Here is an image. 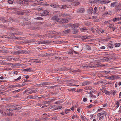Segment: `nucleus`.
<instances>
[{
    "label": "nucleus",
    "instance_id": "nucleus-1",
    "mask_svg": "<svg viewBox=\"0 0 121 121\" xmlns=\"http://www.w3.org/2000/svg\"><path fill=\"white\" fill-rule=\"evenodd\" d=\"M40 15L41 16H46L49 14V12L47 10H45L43 11V12L40 14Z\"/></svg>",
    "mask_w": 121,
    "mask_h": 121
},
{
    "label": "nucleus",
    "instance_id": "nucleus-2",
    "mask_svg": "<svg viewBox=\"0 0 121 121\" xmlns=\"http://www.w3.org/2000/svg\"><path fill=\"white\" fill-rule=\"evenodd\" d=\"M54 14L58 17H60L61 16V13L60 12L55 11L54 12Z\"/></svg>",
    "mask_w": 121,
    "mask_h": 121
},
{
    "label": "nucleus",
    "instance_id": "nucleus-3",
    "mask_svg": "<svg viewBox=\"0 0 121 121\" xmlns=\"http://www.w3.org/2000/svg\"><path fill=\"white\" fill-rule=\"evenodd\" d=\"M7 50L5 47H2L1 49H0V52L1 53H6L7 52Z\"/></svg>",
    "mask_w": 121,
    "mask_h": 121
},
{
    "label": "nucleus",
    "instance_id": "nucleus-4",
    "mask_svg": "<svg viewBox=\"0 0 121 121\" xmlns=\"http://www.w3.org/2000/svg\"><path fill=\"white\" fill-rule=\"evenodd\" d=\"M59 22L60 23H64L67 22L68 20L66 19H59Z\"/></svg>",
    "mask_w": 121,
    "mask_h": 121
},
{
    "label": "nucleus",
    "instance_id": "nucleus-5",
    "mask_svg": "<svg viewBox=\"0 0 121 121\" xmlns=\"http://www.w3.org/2000/svg\"><path fill=\"white\" fill-rule=\"evenodd\" d=\"M69 6L67 5H59V8L61 9H64L69 7Z\"/></svg>",
    "mask_w": 121,
    "mask_h": 121
},
{
    "label": "nucleus",
    "instance_id": "nucleus-6",
    "mask_svg": "<svg viewBox=\"0 0 121 121\" xmlns=\"http://www.w3.org/2000/svg\"><path fill=\"white\" fill-rule=\"evenodd\" d=\"M69 26H72L74 27L75 28V27H78V26L77 25H74L72 24H69L66 25L65 27H68Z\"/></svg>",
    "mask_w": 121,
    "mask_h": 121
},
{
    "label": "nucleus",
    "instance_id": "nucleus-7",
    "mask_svg": "<svg viewBox=\"0 0 121 121\" xmlns=\"http://www.w3.org/2000/svg\"><path fill=\"white\" fill-rule=\"evenodd\" d=\"M85 10L83 8H81L77 10V12L79 13H83Z\"/></svg>",
    "mask_w": 121,
    "mask_h": 121
},
{
    "label": "nucleus",
    "instance_id": "nucleus-8",
    "mask_svg": "<svg viewBox=\"0 0 121 121\" xmlns=\"http://www.w3.org/2000/svg\"><path fill=\"white\" fill-rule=\"evenodd\" d=\"M51 19L52 20H55L57 21V22L59 20V18L56 16H54L52 17Z\"/></svg>",
    "mask_w": 121,
    "mask_h": 121
},
{
    "label": "nucleus",
    "instance_id": "nucleus-9",
    "mask_svg": "<svg viewBox=\"0 0 121 121\" xmlns=\"http://www.w3.org/2000/svg\"><path fill=\"white\" fill-rule=\"evenodd\" d=\"M20 54H25L28 53V51L27 50H19Z\"/></svg>",
    "mask_w": 121,
    "mask_h": 121
},
{
    "label": "nucleus",
    "instance_id": "nucleus-10",
    "mask_svg": "<svg viewBox=\"0 0 121 121\" xmlns=\"http://www.w3.org/2000/svg\"><path fill=\"white\" fill-rule=\"evenodd\" d=\"M12 54L14 55H17L20 54L19 50L14 51L12 52Z\"/></svg>",
    "mask_w": 121,
    "mask_h": 121
},
{
    "label": "nucleus",
    "instance_id": "nucleus-11",
    "mask_svg": "<svg viewBox=\"0 0 121 121\" xmlns=\"http://www.w3.org/2000/svg\"><path fill=\"white\" fill-rule=\"evenodd\" d=\"M50 6L54 8L59 7V5L56 4H52L50 5Z\"/></svg>",
    "mask_w": 121,
    "mask_h": 121
},
{
    "label": "nucleus",
    "instance_id": "nucleus-12",
    "mask_svg": "<svg viewBox=\"0 0 121 121\" xmlns=\"http://www.w3.org/2000/svg\"><path fill=\"white\" fill-rule=\"evenodd\" d=\"M78 30L77 29L73 28L72 29V32L74 34H76L78 33Z\"/></svg>",
    "mask_w": 121,
    "mask_h": 121
},
{
    "label": "nucleus",
    "instance_id": "nucleus-13",
    "mask_svg": "<svg viewBox=\"0 0 121 121\" xmlns=\"http://www.w3.org/2000/svg\"><path fill=\"white\" fill-rule=\"evenodd\" d=\"M43 24L42 22H35L34 23V25H36L37 26L42 25Z\"/></svg>",
    "mask_w": 121,
    "mask_h": 121
},
{
    "label": "nucleus",
    "instance_id": "nucleus-14",
    "mask_svg": "<svg viewBox=\"0 0 121 121\" xmlns=\"http://www.w3.org/2000/svg\"><path fill=\"white\" fill-rule=\"evenodd\" d=\"M110 78L112 80H114L115 79H118V77L116 76L112 75L110 76Z\"/></svg>",
    "mask_w": 121,
    "mask_h": 121
},
{
    "label": "nucleus",
    "instance_id": "nucleus-15",
    "mask_svg": "<svg viewBox=\"0 0 121 121\" xmlns=\"http://www.w3.org/2000/svg\"><path fill=\"white\" fill-rule=\"evenodd\" d=\"M109 27L110 29H112L113 31L115 30V28L114 25L112 24H110L109 25Z\"/></svg>",
    "mask_w": 121,
    "mask_h": 121
},
{
    "label": "nucleus",
    "instance_id": "nucleus-16",
    "mask_svg": "<svg viewBox=\"0 0 121 121\" xmlns=\"http://www.w3.org/2000/svg\"><path fill=\"white\" fill-rule=\"evenodd\" d=\"M105 8L104 6H102L99 8V10L101 11H104Z\"/></svg>",
    "mask_w": 121,
    "mask_h": 121
},
{
    "label": "nucleus",
    "instance_id": "nucleus-17",
    "mask_svg": "<svg viewBox=\"0 0 121 121\" xmlns=\"http://www.w3.org/2000/svg\"><path fill=\"white\" fill-rule=\"evenodd\" d=\"M61 57H57V56H55V57H53L52 58V59H55L56 60H59V59H62Z\"/></svg>",
    "mask_w": 121,
    "mask_h": 121
},
{
    "label": "nucleus",
    "instance_id": "nucleus-18",
    "mask_svg": "<svg viewBox=\"0 0 121 121\" xmlns=\"http://www.w3.org/2000/svg\"><path fill=\"white\" fill-rule=\"evenodd\" d=\"M93 91H91L90 92H89V93L90 94V96L91 97L94 98H96V96L95 95H94L92 94V92Z\"/></svg>",
    "mask_w": 121,
    "mask_h": 121
},
{
    "label": "nucleus",
    "instance_id": "nucleus-19",
    "mask_svg": "<svg viewBox=\"0 0 121 121\" xmlns=\"http://www.w3.org/2000/svg\"><path fill=\"white\" fill-rule=\"evenodd\" d=\"M117 2L116 1H115L112 3L111 4L110 6L111 7H114L117 5Z\"/></svg>",
    "mask_w": 121,
    "mask_h": 121
},
{
    "label": "nucleus",
    "instance_id": "nucleus-20",
    "mask_svg": "<svg viewBox=\"0 0 121 121\" xmlns=\"http://www.w3.org/2000/svg\"><path fill=\"white\" fill-rule=\"evenodd\" d=\"M13 114L11 112H7L5 113L4 114V115L7 116H9L10 115L12 116Z\"/></svg>",
    "mask_w": 121,
    "mask_h": 121
},
{
    "label": "nucleus",
    "instance_id": "nucleus-21",
    "mask_svg": "<svg viewBox=\"0 0 121 121\" xmlns=\"http://www.w3.org/2000/svg\"><path fill=\"white\" fill-rule=\"evenodd\" d=\"M112 14V12L111 11H108L107 12H106L105 13L103 14V16H105L106 15L108 14V15L111 14Z\"/></svg>",
    "mask_w": 121,
    "mask_h": 121
},
{
    "label": "nucleus",
    "instance_id": "nucleus-22",
    "mask_svg": "<svg viewBox=\"0 0 121 121\" xmlns=\"http://www.w3.org/2000/svg\"><path fill=\"white\" fill-rule=\"evenodd\" d=\"M107 46L108 48H112L113 46V45L110 43L108 44Z\"/></svg>",
    "mask_w": 121,
    "mask_h": 121
},
{
    "label": "nucleus",
    "instance_id": "nucleus-23",
    "mask_svg": "<svg viewBox=\"0 0 121 121\" xmlns=\"http://www.w3.org/2000/svg\"><path fill=\"white\" fill-rule=\"evenodd\" d=\"M70 29H68L63 31V32L64 33L67 34L69 33L70 32Z\"/></svg>",
    "mask_w": 121,
    "mask_h": 121
},
{
    "label": "nucleus",
    "instance_id": "nucleus-24",
    "mask_svg": "<svg viewBox=\"0 0 121 121\" xmlns=\"http://www.w3.org/2000/svg\"><path fill=\"white\" fill-rule=\"evenodd\" d=\"M104 93H105L106 94L108 95H109L110 94L112 93V92L110 93L107 91L105 90L104 91Z\"/></svg>",
    "mask_w": 121,
    "mask_h": 121
},
{
    "label": "nucleus",
    "instance_id": "nucleus-25",
    "mask_svg": "<svg viewBox=\"0 0 121 121\" xmlns=\"http://www.w3.org/2000/svg\"><path fill=\"white\" fill-rule=\"evenodd\" d=\"M9 87L10 88H13L15 87H17V84H16L15 85H10L9 86Z\"/></svg>",
    "mask_w": 121,
    "mask_h": 121
},
{
    "label": "nucleus",
    "instance_id": "nucleus-26",
    "mask_svg": "<svg viewBox=\"0 0 121 121\" xmlns=\"http://www.w3.org/2000/svg\"><path fill=\"white\" fill-rule=\"evenodd\" d=\"M49 119V118L48 117H45L44 118H42L40 119V120H48Z\"/></svg>",
    "mask_w": 121,
    "mask_h": 121
},
{
    "label": "nucleus",
    "instance_id": "nucleus-27",
    "mask_svg": "<svg viewBox=\"0 0 121 121\" xmlns=\"http://www.w3.org/2000/svg\"><path fill=\"white\" fill-rule=\"evenodd\" d=\"M119 20H120V19H119V17L113 18L112 20V21L114 22L118 21Z\"/></svg>",
    "mask_w": 121,
    "mask_h": 121
},
{
    "label": "nucleus",
    "instance_id": "nucleus-28",
    "mask_svg": "<svg viewBox=\"0 0 121 121\" xmlns=\"http://www.w3.org/2000/svg\"><path fill=\"white\" fill-rule=\"evenodd\" d=\"M31 69H30L29 68H27L26 69H24L23 70V71H29L30 72L31 71Z\"/></svg>",
    "mask_w": 121,
    "mask_h": 121
},
{
    "label": "nucleus",
    "instance_id": "nucleus-29",
    "mask_svg": "<svg viewBox=\"0 0 121 121\" xmlns=\"http://www.w3.org/2000/svg\"><path fill=\"white\" fill-rule=\"evenodd\" d=\"M20 65H21V64L19 63H14V64L12 63V65H13V66H17V65L20 66Z\"/></svg>",
    "mask_w": 121,
    "mask_h": 121
},
{
    "label": "nucleus",
    "instance_id": "nucleus-30",
    "mask_svg": "<svg viewBox=\"0 0 121 121\" xmlns=\"http://www.w3.org/2000/svg\"><path fill=\"white\" fill-rule=\"evenodd\" d=\"M120 44L121 43H116L115 44L114 46L115 47H118L120 46Z\"/></svg>",
    "mask_w": 121,
    "mask_h": 121
},
{
    "label": "nucleus",
    "instance_id": "nucleus-31",
    "mask_svg": "<svg viewBox=\"0 0 121 121\" xmlns=\"http://www.w3.org/2000/svg\"><path fill=\"white\" fill-rule=\"evenodd\" d=\"M35 19H36L43 20V18L41 17H38L36 18H35Z\"/></svg>",
    "mask_w": 121,
    "mask_h": 121
},
{
    "label": "nucleus",
    "instance_id": "nucleus-32",
    "mask_svg": "<svg viewBox=\"0 0 121 121\" xmlns=\"http://www.w3.org/2000/svg\"><path fill=\"white\" fill-rule=\"evenodd\" d=\"M28 98H30L31 99H33L35 97V98L37 97H36L35 96H34V97H33L31 95H30L28 97Z\"/></svg>",
    "mask_w": 121,
    "mask_h": 121
},
{
    "label": "nucleus",
    "instance_id": "nucleus-33",
    "mask_svg": "<svg viewBox=\"0 0 121 121\" xmlns=\"http://www.w3.org/2000/svg\"><path fill=\"white\" fill-rule=\"evenodd\" d=\"M50 84L48 82H43L42 84V85H48Z\"/></svg>",
    "mask_w": 121,
    "mask_h": 121
},
{
    "label": "nucleus",
    "instance_id": "nucleus-34",
    "mask_svg": "<svg viewBox=\"0 0 121 121\" xmlns=\"http://www.w3.org/2000/svg\"><path fill=\"white\" fill-rule=\"evenodd\" d=\"M104 3V4H106L107 3H108L110 2V1L109 0H107L106 1V0H102Z\"/></svg>",
    "mask_w": 121,
    "mask_h": 121
},
{
    "label": "nucleus",
    "instance_id": "nucleus-35",
    "mask_svg": "<svg viewBox=\"0 0 121 121\" xmlns=\"http://www.w3.org/2000/svg\"><path fill=\"white\" fill-rule=\"evenodd\" d=\"M86 30V27H83L81 28L80 29V30H81V31L83 32L85 30Z\"/></svg>",
    "mask_w": 121,
    "mask_h": 121
},
{
    "label": "nucleus",
    "instance_id": "nucleus-36",
    "mask_svg": "<svg viewBox=\"0 0 121 121\" xmlns=\"http://www.w3.org/2000/svg\"><path fill=\"white\" fill-rule=\"evenodd\" d=\"M104 114V113H99L97 114V116L98 117H100L102 115H103Z\"/></svg>",
    "mask_w": 121,
    "mask_h": 121
},
{
    "label": "nucleus",
    "instance_id": "nucleus-37",
    "mask_svg": "<svg viewBox=\"0 0 121 121\" xmlns=\"http://www.w3.org/2000/svg\"><path fill=\"white\" fill-rule=\"evenodd\" d=\"M91 82L90 81H86L84 82V84L86 85H89L90 84Z\"/></svg>",
    "mask_w": 121,
    "mask_h": 121
},
{
    "label": "nucleus",
    "instance_id": "nucleus-38",
    "mask_svg": "<svg viewBox=\"0 0 121 121\" xmlns=\"http://www.w3.org/2000/svg\"><path fill=\"white\" fill-rule=\"evenodd\" d=\"M103 73H104L106 74H108V73H110L112 72H111L110 71H103Z\"/></svg>",
    "mask_w": 121,
    "mask_h": 121
},
{
    "label": "nucleus",
    "instance_id": "nucleus-39",
    "mask_svg": "<svg viewBox=\"0 0 121 121\" xmlns=\"http://www.w3.org/2000/svg\"><path fill=\"white\" fill-rule=\"evenodd\" d=\"M8 3L11 4H12L13 3V1L11 0H8Z\"/></svg>",
    "mask_w": 121,
    "mask_h": 121
},
{
    "label": "nucleus",
    "instance_id": "nucleus-40",
    "mask_svg": "<svg viewBox=\"0 0 121 121\" xmlns=\"http://www.w3.org/2000/svg\"><path fill=\"white\" fill-rule=\"evenodd\" d=\"M97 9V7L96 6L95 7L93 12L94 13H95L96 12Z\"/></svg>",
    "mask_w": 121,
    "mask_h": 121
},
{
    "label": "nucleus",
    "instance_id": "nucleus-41",
    "mask_svg": "<svg viewBox=\"0 0 121 121\" xmlns=\"http://www.w3.org/2000/svg\"><path fill=\"white\" fill-rule=\"evenodd\" d=\"M89 67L90 68H92L93 67H94L93 66H83L82 67L83 68H85V67L86 68L87 67Z\"/></svg>",
    "mask_w": 121,
    "mask_h": 121
},
{
    "label": "nucleus",
    "instance_id": "nucleus-42",
    "mask_svg": "<svg viewBox=\"0 0 121 121\" xmlns=\"http://www.w3.org/2000/svg\"><path fill=\"white\" fill-rule=\"evenodd\" d=\"M67 53L68 54H70L71 55H72L73 54V52L71 51L68 52Z\"/></svg>",
    "mask_w": 121,
    "mask_h": 121
},
{
    "label": "nucleus",
    "instance_id": "nucleus-43",
    "mask_svg": "<svg viewBox=\"0 0 121 121\" xmlns=\"http://www.w3.org/2000/svg\"><path fill=\"white\" fill-rule=\"evenodd\" d=\"M67 14L65 13H63L62 14L61 13V16H62L63 17H66L67 16Z\"/></svg>",
    "mask_w": 121,
    "mask_h": 121
},
{
    "label": "nucleus",
    "instance_id": "nucleus-44",
    "mask_svg": "<svg viewBox=\"0 0 121 121\" xmlns=\"http://www.w3.org/2000/svg\"><path fill=\"white\" fill-rule=\"evenodd\" d=\"M4 111H6V112H10L11 110V109L10 108H9L8 109H4Z\"/></svg>",
    "mask_w": 121,
    "mask_h": 121
},
{
    "label": "nucleus",
    "instance_id": "nucleus-45",
    "mask_svg": "<svg viewBox=\"0 0 121 121\" xmlns=\"http://www.w3.org/2000/svg\"><path fill=\"white\" fill-rule=\"evenodd\" d=\"M87 49L88 50H91V48L90 46H87L86 47Z\"/></svg>",
    "mask_w": 121,
    "mask_h": 121
},
{
    "label": "nucleus",
    "instance_id": "nucleus-46",
    "mask_svg": "<svg viewBox=\"0 0 121 121\" xmlns=\"http://www.w3.org/2000/svg\"><path fill=\"white\" fill-rule=\"evenodd\" d=\"M16 47L17 48H18L19 49H21L22 48L21 46H17Z\"/></svg>",
    "mask_w": 121,
    "mask_h": 121
},
{
    "label": "nucleus",
    "instance_id": "nucleus-47",
    "mask_svg": "<svg viewBox=\"0 0 121 121\" xmlns=\"http://www.w3.org/2000/svg\"><path fill=\"white\" fill-rule=\"evenodd\" d=\"M21 76H19V77L17 79H14V81H17L18 80H20L21 79Z\"/></svg>",
    "mask_w": 121,
    "mask_h": 121
},
{
    "label": "nucleus",
    "instance_id": "nucleus-48",
    "mask_svg": "<svg viewBox=\"0 0 121 121\" xmlns=\"http://www.w3.org/2000/svg\"><path fill=\"white\" fill-rule=\"evenodd\" d=\"M87 37L86 36H82L81 37V39H83V40H84L87 39Z\"/></svg>",
    "mask_w": 121,
    "mask_h": 121
},
{
    "label": "nucleus",
    "instance_id": "nucleus-49",
    "mask_svg": "<svg viewBox=\"0 0 121 121\" xmlns=\"http://www.w3.org/2000/svg\"><path fill=\"white\" fill-rule=\"evenodd\" d=\"M52 101H51V100H49L48 101H47V104H49L52 103Z\"/></svg>",
    "mask_w": 121,
    "mask_h": 121
},
{
    "label": "nucleus",
    "instance_id": "nucleus-50",
    "mask_svg": "<svg viewBox=\"0 0 121 121\" xmlns=\"http://www.w3.org/2000/svg\"><path fill=\"white\" fill-rule=\"evenodd\" d=\"M4 109L3 108H1V109L0 110V112L1 113H2L3 112V111H4Z\"/></svg>",
    "mask_w": 121,
    "mask_h": 121
},
{
    "label": "nucleus",
    "instance_id": "nucleus-51",
    "mask_svg": "<svg viewBox=\"0 0 121 121\" xmlns=\"http://www.w3.org/2000/svg\"><path fill=\"white\" fill-rule=\"evenodd\" d=\"M21 89H18V90H15V91H13V92H18L20 91H21Z\"/></svg>",
    "mask_w": 121,
    "mask_h": 121
},
{
    "label": "nucleus",
    "instance_id": "nucleus-52",
    "mask_svg": "<svg viewBox=\"0 0 121 121\" xmlns=\"http://www.w3.org/2000/svg\"><path fill=\"white\" fill-rule=\"evenodd\" d=\"M92 105L91 104L89 105H88L87 106V108H89L92 107Z\"/></svg>",
    "mask_w": 121,
    "mask_h": 121
},
{
    "label": "nucleus",
    "instance_id": "nucleus-53",
    "mask_svg": "<svg viewBox=\"0 0 121 121\" xmlns=\"http://www.w3.org/2000/svg\"><path fill=\"white\" fill-rule=\"evenodd\" d=\"M42 105V104L40 103H38L36 105V107H38L39 106H41Z\"/></svg>",
    "mask_w": 121,
    "mask_h": 121
},
{
    "label": "nucleus",
    "instance_id": "nucleus-54",
    "mask_svg": "<svg viewBox=\"0 0 121 121\" xmlns=\"http://www.w3.org/2000/svg\"><path fill=\"white\" fill-rule=\"evenodd\" d=\"M4 64L5 65H12V63H4Z\"/></svg>",
    "mask_w": 121,
    "mask_h": 121
},
{
    "label": "nucleus",
    "instance_id": "nucleus-55",
    "mask_svg": "<svg viewBox=\"0 0 121 121\" xmlns=\"http://www.w3.org/2000/svg\"><path fill=\"white\" fill-rule=\"evenodd\" d=\"M52 34H55L56 35H58L59 34V33L55 31L53 32L52 33Z\"/></svg>",
    "mask_w": 121,
    "mask_h": 121
},
{
    "label": "nucleus",
    "instance_id": "nucleus-56",
    "mask_svg": "<svg viewBox=\"0 0 121 121\" xmlns=\"http://www.w3.org/2000/svg\"><path fill=\"white\" fill-rule=\"evenodd\" d=\"M5 108H9V104H7L6 105L4 106Z\"/></svg>",
    "mask_w": 121,
    "mask_h": 121
},
{
    "label": "nucleus",
    "instance_id": "nucleus-57",
    "mask_svg": "<svg viewBox=\"0 0 121 121\" xmlns=\"http://www.w3.org/2000/svg\"><path fill=\"white\" fill-rule=\"evenodd\" d=\"M110 22V21H107L104 22V23L105 24L109 23Z\"/></svg>",
    "mask_w": 121,
    "mask_h": 121
},
{
    "label": "nucleus",
    "instance_id": "nucleus-58",
    "mask_svg": "<svg viewBox=\"0 0 121 121\" xmlns=\"http://www.w3.org/2000/svg\"><path fill=\"white\" fill-rule=\"evenodd\" d=\"M34 93H35L38 91L39 90L37 88H36L35 90H34Z\"/></svg>",
    "mask_w": 121,
    "mask_h": 121
},
{
    "label": "nucleus",
    "instance_id": "nucleus-59",
    "mask_svg": "<svg viewBox=\"0 0 121 121\" xmlns=\"http://www.w3.org/2000/svg\"><path fill=\"white\" fill-rule=\"evenodd\" d=\"M87 99L86 98H83V101L86 102V101H87Z\"/></svg>",
    "mask_w": 121,
    "mask_h": 121
},
{
    "label": "nucleus",
    "instance_id": "nucleus-60",
    "mask_svg": "<svg viewBox=\"0 0 121 121\" xmlns=\"http://www.w3.org/2000/svg\"><path fill=\"white\" fill-rule=\"evenodd\" d=\"M62 108V106H58L57 108L56 109H59Z\"/></svg>",
    "mask_w": 121,
    "mask_h": 121
},
{
    "label": "nucleus",
    "instance_id": "nucleus-61",
    "mask_svg": "<svg viewBox=\"0 0 121 121\" xmlns=\"http://www.w3.org/2000/svg\"><path fill=\"white\" fill-rule=\"evenodd\" d=\"M103 82V81H99L98 82L96 83V85H97L98 84H99V83H102Z\"/></svg>",
    "mask_w": 121,
    "mask_h": 121
},
{
    "label": "nucleus",
    "instance_id": "nucleus-62",
    "mask_svg": "<svg viewBox=\"0 0 121 121\" xmlns=\"http://www.w3.org/2000/svg\"><path fill=\"white\" fill-rule=\"evenodd\" d=\"M80 71V70L79 69H78L76 70H74L73 72H79Z\"/></svg>",
    "mask_w": 121,
    "mask_h": 121
},
{
    "label": "nucleus",
    "instance_id": "nucleus-63",
    "mask_svg": "<svg viewBox=\"0 0 121 121\" xmlns=\"http://www.w3.org/2000/svg\"><path fill=\"white\" fill-rule=\"evenodd\" d=\"M75 117H77V116L76 115H74L72 117V118L73 119Z\"/></svg>",
    "mask_w": 121,
    "mask_h": 121
},
{
    "label": "nucleus",
    "instance_id": "nucleus-64",
    "mask_svg": "<svg viewBox=\"0 0 121 121\" xmlns=\"http://www.w3.org/2000/svg\"><path fill=\"white\" fill-rule=\"evenodd\" d=\"M76 90V89H75V88L71 89L70 90V91H75Z\"/></svg>",
    "mask_w": 121,
    "mask_h": 121
}]
</instances>
